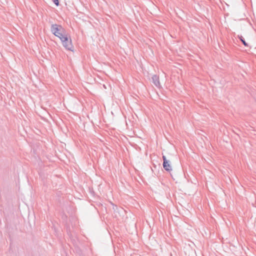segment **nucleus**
I'll return each mask as SVG.
<instances>
[{"instance_id": "39448f33", "label": "nucleus", "mask_w": 256, "mask_h": 256, "mask_svg": "<svg viewBox=\"0 0 256 256\" xmlns=\"http://www.w3.org/2000/svg\"><path fill=\"white\" fill-rule=\"evenodd\" d=\"M238 37L245 46H248V44L245 41L244 38L242 37V36L238 35Z\"/></svg>"}, {"instance_id": "f257e3e1", "label": "nucleus", "mask_w": 256, "mask_h": 256, "mask_svg": "<svg viewBox=\"0 0 256 256\" xmlns=\"http://www.w3.org/2000/svg\"><path fill=\"white\" fill-rule=\"evenodd\" d=\"M50 31L54 35L58 38L60 40L61 37L66 36V34H68L65 29L61 25L58 24H52Z\"/></svg>"}, {"instance_id": "20e7f679", "label": "nucleus", "mask_w": 256, "mask_h": 256, "mask_svg": "<svg viewBox=\"0 0 256 256\" xmlns=\"http://www.w3.org/2000/svg\"><path fill=\"white\" fill-rule=\"evenodd\" d=\"M152 80L156 86L157 88H160V86L158 76L157 75H154L152 78Z\"/></svg>"}, {"instance_id": "7ed1b4c3", "label": "nucleus", "mask_w": 256, "mask_h": 256, "mask_svg": "<svg viewBox=\"0 0 256 256\" xmlns=\"http://www.w3.org/2000/svg\"><path fill=\"white\" fill-rule=\"evenodd\" d=\"M163 160V168L167 172H170L172 170V166L170 164V161L168 160L165 156H162Z\"/></svg>"}, {"instance_id": "0eeeda50", "label": "nucleus", "mask_w": 256, "mask_h": 256, "mask_svg": "<svg viewBox=\"0 0 256 256\" xmlns=\"http://www.w3.org/2000/svg\"><path fill=\"white\" fill-rule=\"evenodd\" d=\"M114 206L116 207V206ZM113 208H114V207H113Z\"/></svg>"}, {"instance_id": "423d86ee", "label": "nucleus", "mask_w": 256, "mask_h": 256, "mask_svg": "<svg viewBox=\"0 0 256 256\" xmlns=\"http://www.w3.org/2000/svg\"><path fill=\"white\" fill-rule=\"evenodd\" d=\"M52 2H54V3L56 6H58L60 4H59V1L58 0H52Z\"/></svg>"}, {"instance_id": "f03ea898", "label": "nucleus", "mask_w": 256, "mask_h": 256, "mask_svg": "<svg viewBox=\"0 0 256 256\" xmlns=\"http://www.w3.org/2000/svg\"><path fill=\"white\" fill-rule=\"evenodd\" d=\"M60 40L62 42V46L66 48V49L73 51V46L72 44V40L68 34H66V36L61 37Z\"/></svg>"}]
</instances>
